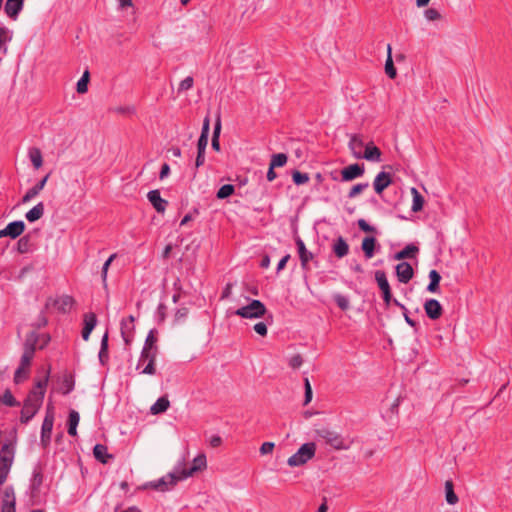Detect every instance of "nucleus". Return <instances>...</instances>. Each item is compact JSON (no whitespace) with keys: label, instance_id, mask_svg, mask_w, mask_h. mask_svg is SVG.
<instances>
[{"label":"nucleus","instance_id":"nucleus-1","mask_svg":"<svg viewBox=\"0 0 512 512\" xmlns=\"http://www.w3.org/2000/svg\"><path fill=\"white\" fill-rule=\"evenodd\" d=\"M49 374H50V371L48 370L45 377L43 379L38 380L36 382L35 388H33L28 393L26 399L24 400L23 408L21 410V416H20L21 423L27 424L36 415V413L40 409V407L43 403V399H44V395H45V391H46V387H47V383H48V379H49Z\"/></svg>","mask_w":512,"mask_h":512},{"label":"nucleus","instance_id":"nucleus-2","mask_svg":"<svg viewBox=\"0 0 512 512\" xmlns=\"http://www.w3.org/2000/svg\"><path fill=\"white\" fill-rule=\"evenodd\" d=\"M316 453V444L314 442L304 443L296 453L290 456L287 464L290 467H298L306 464Z\"/></svg>","mask_w":512,"mask_h":512},{"label":"nucleus","instance_id":"nucleus-3","mask_svg":"<svg viewBox=\"0 0 512 512\" xmlns=\"http://www.w3.org/2000/svg\"><path fill=\"white\" fill-rule=\"evenodd\" d=\"M39 341V334L36 331H31L26 335L25 342L23 344V354L20 358L19 365L30 369L31 362L34 358L36 345Z\"/></svg>","mask_w":512,"mask_h":512},{"label":"nucleus","instance_id":"nucleus-4","mask_svg":"<svg viewBox=\"0 0 512 512\" xmlns=\"http://www.w3.org/2000/svg\"><path fill=\"white\" fill-rule=\"evenodd\" d=\"M179 481H181V479L179 478L176 468H174L172 472L166 474L160 479L145 483L140 487V489L151 488L157 491L164 492L172 489Z\"/></svg>","mask_w":512,"mask_h":512},{"label":"nucleus","instance_id":"nucleus-5","mask_svg":"<svg viewBox=\"0 0 512 512\" xmlns=\"http://www.w3.org/2000/svg\"><path fill=\"white\" fill-rule=\"evenodd\" d=\"M315 432L319 440L324 441L327 445H330L336 450H347L350 447L349 444L345 443L341 435L335 431L323 427L317 429Z\"/></svg>","mask_w":512,"mask_h":512},{"label":"nucleus","instance_id":"nucleus-6","mask_svg":"<svg viewBox=\"0 0 512 512\" xmlns=\"http://www.w3.org/2000/svg\"><path fill=\"white\" fill-rule=\"evenodd\" d=\"M207 461L204 454L197 455L190 465L189 468L184 467V462L178 463L175 468L181 480H184L198 471H202L206 468Z\"/></svg>","mask_w":512,"mask_h":512},{"label":"nucleus","instance_id":"nucleus-7","mask_svg":"<svg viewBox=\"0 0 512 512\" xmlns=\"http://www.w3.org/2000/svg\"><path fill=\"white\" fill-rule=\"evenodd\" d=\"M265 305L260 301L253 299L251 302L235 311V315L247 319H256L264 316L266 313Z\"/></svg>","mask_w":512,"mask_h":512},{"label":"nucleus","instance_id":"nucleus-8","mask_svg":"<svg viewBox=\"0 0 512 512\" xmlns=\"http://www.w3.org/2000/svg\"><path fill=\"white\" fill-rule=\"evenodd\" d=\"M54 424V412L48 407L46 411V415L44 417L42 427H41V435L40 442L41 445L46 448L51 442V434Z\"/></svg>","mask_w":512,"mask_h":512},{"label":"nucleus","instance_id":"nucleus-9","mask_svg":"<svg viewBox=\"0 0 512 512\" xmlns=\"http://www.w3.org/2000/svg\"><path fill=\"white\" fill-rule=\"evenodd\" d=\"M156 355L157 351L142 348L136 369H140L142 363L148 361L147 365L141 370V373L147 375H154L156 373Z\"/></svg>","mask_w":512,"mask_h":512},{"label":"nucleus","instance_id":"nucleus-10","mask_svg":"<svg viewBox=\"0 0 512 512\" xmlns=\"http://www.w3.org/2000/svg\"><path fill=\"white\" fill-rule=\"evenodd\" d=\"M375 280L382 292L383 301L385 302L386 306H389L392 301V293L386 273L383 270H377L375 272Z\"/></svg>","mask_w":512,"mask_h":512},{"label":"nucleus","instance_id":"nucleus-11","mask_svg":"<svg viewBox=\"0 0 512 512\" xmlns=\"http://www.w3.org/2000/svg\"><path fill=\"white\" fill-rule=\"evenodd\" d=\"M135 318L133 315L128 316L127 318H123L120 323V331L123 341L126 345H130L133 341L134 337V329H135Z\"/></svg>","mask_w":512,"mask_h":512},{"label":"nucleus","instance_id":"nucleus-12","mask_svg":"<svg viewBox=\"0 0 512 512\" xmlns=\"http://www.w3.org/2000/svg\"><path fill=\"white\" fill-rule=\"evenodd\" d=\"M17 437L14 435L13 439L4 443L0 449V462L13 464L16 452Z\"/></svg>","mask_w":512,"mask_h":512},{"label":"nucleus","instance_id":"nucleus-13","mask_svg":"<svg viewBox=\"0 0 512 512\" xmlns=\"http://www.w3.org/2000/svg\"><path fill=\"white\" fill-rule=\"evenodd\" d=\"M365 172L364 164H351L347 167H344L341 170L342 181L348 182L352 181L358 177H361Z\"/></svg>","mask_w":512,"mask_h":512},{"label":"nucleus","instance_id":"nucleus-14","mask_svg":"<svg viewBox=\"0 0 512 512\" xmlns=\"http://www.w3.org/2000/svg\"><path fill=\"white\" fill-rule=\"evenodd\" d=\"M295 243L297 246L301 267L303 270H307L308 264L314 258V255L312 252L307 250L305 243L299 236L295 238Z\"/></svg>","mask_w":512,"mask_h":512},{"label":"nucleus","instance_id":"nucleus-15","mask_svg":"<svg viewBox=\"0 0 512 512\" xmlns=\"http://www.w3.org/2000/svg\"><path fill=\"white\" fill-rule=\"evenodd\" d=\"M424 310L428 318L437 320L442 316L443 308L436 299H427L424 303Z\"/></svg>","mask_w":512,"mask_h":512},{"label":"nucleus","instance_id":"nucleus-16","mask_svg":"<svg viewBox=\"0 0 512 512\" xmlns=\"http://www.w3.org/2000/svg\"><path fill=\"white\" fill-rule=\"evenodd\" d=\"M395 271L398 281L404 284L408 283L414 275V271L411 264L405 261L397 264L395 267Z\"/></svg>","mask_w":512,"mask_h":512},{"label":"nucleus","instance_id":"nucleus-17","mask_svg":"<svg viewBox=\"0 0 512 512\" xmlns=\"http://www.w3.org/2000/svg\"><path fill=\"white\" fill-rule=\"evenodd\" d=\"M147 199L158 213H164L168 205V201L163 199L159 190H151L147 193Z\"/></svg>","mask_w":512,"mask_h":512},{"label":"nucleus","instance_id":"nucleus-18","mask_svg":"<svg viewBox=\"0 0 512 512\" xmlns=\"http://www.w3.org/2000/svg\"><path fill=\"white\" fill-rule=\"evenodd\" d=\"M25 0H6L4 11L12 20H16L24 7Z\"/></svg>","mask_w":512,"mask_h":512},{"label":"nucleus","instance_id":"nucleus-19","mask_svg":"<svg viewBox=\"0 0 512 512\" xmlns=\"http://www.w3.org/2000/svg\"><path fill=\"white\" fill-rule=\"evenodd\" d=\"M366 145L364 144V141L362 139V136L359 134H352L350 135V140L348 143V147L356 159H362V149Z\"/></svg>","mask_w":512,"mask_h":512},{"label":"nucleus","instance_id":"nucleus-20","mask_svg":"<svg viewBox=\"0 0 512 512\" xmlns=\"http://www.w3.org/2000/svg\"><path fill=\"white\" fill-rule=\"evenodd\" d=\"M392 183L391 174L381 171L373 181V187L377 194H381Z\"/></svg>","mask_w":512,"mask_h":512},{"label":"nucleus","instance_id":"nucleus-21","mask_svg":"<svg viewBox=\"0 0 512 512\" xmlns=\"http://www.w3.org/2000/svg\"><path fill=\"white\" fill-rule=\"evenodd\" d=\"M51 173L45 175L36 185L30 188L22 198V203H27L36 197L46 185Z\"/></svg>","mask_w":512,"mask_h":512},{"label":"nucleus","instance_id":"nucleus-22","mask_svg":"<svg viewBox=\"0 0 512 512\" xmlns=\"http://www.w3.org/2000/svg\"><path fill=\"white\" fill-rule=\"evenodd\" d=\"M97 324V317L94 313H86L84 315V327L82 329V338L87 341L90 337L91 332Z\"/></svg>","mask_w":512,"mask_h":512},{"label":"nucleus","instance_id":"nucleus-23","mask_svg":"<svg viewBox=\"0 0 512 512\" xmlns=\"http://www.w3.org/2000/svg\"><path fill=\"white\" fill-rule=\"evenodd\" d=\"M381 151L378 147H376L373 142L366 144L364 153L362 152V158L367 161L372 162H380L381 161Z\"/></svg>","mask_w":512,"mask_h":512},{"label":"nucleus","instance_id":"nucleus-24","mask_svg":"<svg viewBox=\"0 0 512 512\" xmlns=\"http://www.w3.org/2000/svg\"><path fill=\"white\" fill-rule=\"evenodd\" d=\"M93 455L95 459L102 464H107L109 460L113 459V455L108 453L107 446L103 444H96L94 446Z\"/></svg>","mask_w":512,"mask_h":512},{"label":"nucleus","instance_id":"nucleus-25","mask_svg":"<svg viewBox=\"0 0 512 512\" xmlns=\"http://www.w3.org/2000/svg\"><path fill=\"white\" fill-rule=\"evenodd\" d=\"M332 250L338 258H343L349 253V245L342 236H339L334 240Z\"/></svg>","mask_w":512,"mask_h":512},{"label":"nucleus","instance_id":"nucleus-26","mask_svg":"<svg viewBox=\"0 0 512 512\" xmlns=\"http://www.w3.org/2000/svg\"><path fill=\"white\" fill-rule=\"evenodd\" d=\"M377 240L373 236L365 237L362 241L361 248L367 259H371L375 254Z\"/></svg>","mask_w":512,"mask_h":512},{"label":"nucleus","instance_id":"nucleus-27","mask_svg":"<svg viewBox=\"0 0 512 512\" xmlns=\"http://www.w3.org/2000/svg\"><path fill=\"white\" fill-rule=\"evenodd\" d=\"M25 223L22 220L10 222L7 226V232L10 238L15 239L19 237L25 230Z\"/></svg>","mask_w":512,"mask_h":512},{"label":"nucleus","instance_id":"nucleus-28","mask_svg":"<svg viewBox=\"0 0 512 512\" xmlns=\"http://www.w3.org/2000/svg\"><path fill=\"white\" fill-rule=\"evenodd\" d=\"M419 252V248L415 246L414 244H408L405 246L404 249L398 251L394 255L395 260H403L406 258H413L416 256V254Z\"/></svg>","mask_w":512,"mask_h":512},{"label":"nucleus","instance_id":"nucleus-29","mask_svg":"<svg viewBox=\"0 0 512 512\" xmlns=\"http://www.w3.org/2000/svg\"><path fill=\"white\" fill-rule=\"evenodd\" d=\"M98 358L101 365L105 366L108 363V332L102 336Z\"/></svg>","mask_w":512,"mask_h":512},{"label":"nucleus","instance_id":"nucleus-30","mask_svg":"<svg viewBox=\"0 0 512 512\" xmlns=\"http://www.w3.org/2000/svg\"><path fill=\"white\" fill-rule=\"evenodd\" d=\"M43 215H44V204H43V202H39L25 214V218L27 219L28 222L32 223V222L39 220Z\"/></svg>","mask_w":512,"mask_h":512},{"label":"nucleus","instance_id":"nucleus-31","mask_svg":"<svg viewBox=\"0 0 512 512\" xmlns=\"http://www.w3.org/2000/svg\"><path fill=\"white\" fill-rule=\"evenodd\" d=\"M80 421V415L76 410H70L68 416V434L70 436L77 435V426Z\"/></svg>","mask_w":512,"mask_h":512},{"label":"nucleus","instance_id":"nucleus-32","mask_svg":"<svg viewBox=\"0 0 512 512\" xmlns=\"http://www.w3.org/2000/svg\"><path fill=\"white\" fill-rule=\"evenodd\" d=\"M170 406V402L167 397L163 396L156 400V402L151 406L150 412L153 415L164 413Z\"/></svg>","mask_w":512,"mask_h":512},{"label":"nucleus","instance_id":"nucleus-33","mask_svg":"<svg viewBox=\"0 0 512 512\" xmlns=\"http://www.w3.org/2000/svg\"><path fill=\"white\" fill-rule=\"evenodd\" d=\"M29 159L35 169H39L43 165L42 152L37 147H31L28 151Z\"/></svg>","mask_w":512,"mask_h":512},{"label":"nucleus","instance_id":"nucleus-34","mask_svg":"<svg viewBox=\"0 0 512 512\" xmlns=\"http://www.w3.org/2000/svg\"><path fill=\"white\" fill-rule=\"evenodd\" d=\"M430 282L426 287V290L430 293H437L439 291V283L441 281V275L436 270L429 272Z\"/></svg>","mask_w":512,"mask_h":512},{"label":"nucleus","instance_id":"nucleus-35","mask_svg":"<svg viewBox=\"0 0 512 512\" xmlns=\"http://www.w3.org/2000/svg\"><path fill=\"white\" fill-rule=\"evenodd\" d=\"M385 72L390 79H394L397 75L392 59V49L390 44L387 45V59L385 62Z\"/></svg>","mask_w":512,"mask_h":512},{"label":"nucleus","instance_id":"nucleus-36","mask_svg":"<svg viewBox=\"0 0 512 512\" xmlns=\"http://www.w3.org/2000/svg\"><path fill=\"white\" fill-rule=\"evenodd\" d=\"M411 194L413 197L411 210L413 212L421 211L424 205V197L415 187L411 188Z\"/></svg>","mask_w":512,"mask_h":512},{"label":"nucleus","instance_id":"nucleus-37","mask_svg":"<svg viewBox=\"0 0 512 512\" xmlns=\"http://www.w3.org/2000/svg\"><path fill=\"white\" fill-rule=\"evenodd\" d=\"M445 498L449 505H455L459 500L454 492V486L451 480L445 482Z\"/></svg>","mask_w":512,"mask_h":512},{"label":"nucleus","instance_id":"nucleus-38","mask_svg":"<svg viewBox=\"0 0 512 512\" xmlns=\"http://www.w3.org/2000/svg\"><path fill=\"white\" fill-rule=\"evenodd\" d=\"M220 132H221V119L220 116L217 117L214 129H213V135H212V148L215 151H220Z\"/></svg>","mask_w":512,"mask_h":512},{"label":"nucleus","instance_id":"nucleus-39","mask_svg":"<svg viewBox=\"0 0 512 512\" xmlns=\"http://www.w3.org/2000/svg\"><path fill=\"white\" fill-rule=\"evenodd\" d=\"M74 298L70 295H63L62 297H60L58 299V301L56 302L57 306H58V310H60L61 312H68L73 304H74Z\"/></svg>","mask_w":512,"mask_h":512},{"label":"nucleus","instance_id":"nucleus-40","mask_svg":"<svg viewBox=\"0 0 512 512\" xmlns=\"http://www.w3.org/2000/svg\"><path fill=\"white\" fill-rule=\"evenodd\" d=\"M43 483V474L40 468H35L32 473L31 490L38 492Z\"/></svg>","mask_w":512,"mask_h":512},{"label":"nucleus","instance_id":"nucleus-41","mask_svg":"<svg viewBox=\"0 0 512 512\" xmlns=\"http://www.w3.org/2000/svg\"><path fill=\"white\" fill-rule=\"evenodd\" d=\"M75 381L71 374H65L61 383V391L63 395H67L74 390Z\"/></svg>","mask_w":512,"mask_h":512},{"label":"nucleus","instance_id":"nucleus-42","mask_svg":"<svg viewBox=\"0 0 512 512\" xmlns=\"http://www.w3.org/2000/svg\"><path fill=\"white\" fill-rule=\"evenodd\" d=\"M1 504H12L16 505V497L13 486H6L3 490L2 502Z\"/></svg>","mask_w":512,"mask_h":512},{"label":"nucleus","instance_id":"nucleus-43","mask_svg":"<svg viewBox=\"0 0 512 512\" xmlns=\"http://www.w3.org/2000/svg\"><path fill=\"white\" fill-rule=\"evenodd\" d=\"M0 401L8 407H18L20 402L15 399L10 389H6Z\"/></svg>","mask_w":512,"mask_h":512},{"label":"nucleus","instance_id":"nucleus-44","mask_svg":"<svg viewBox=\"0 0 512 512\" xmlns=\"http://www.w3.org/2000/svg\"><path fill=\"white\" fill-rule=\"evenodd\" d=\"M155 334H156L155 329H152L149 331V333L145 339L144 346H143L144 349L153 350V351L158 350V348L156 346L157 338H156Z\"/></svg>","mask_w":512,"mask_h":512},{"label":"nucleus","instance_id":"nucleus-45","mask_svg":"<svg viewBox=\"0 0 512 512\" xmlns=\"http://www.w3.org/2000/svg\"><path fill=\"white\" fill-rule=\"evenodd\" d=\"M30 247H31V239H30V236H28V235L21 237L17 242V251L21 254L29 252Z\"/></svg>","mask_w":512,"mask_h":512},{"label":"nucleus","instance_id":"nucleus-46","mask_svg":"<svg viewBox=\"0 0 512 512\" xmlns=\"http://www.w3.org/2000/svg\"><path fill=\"white\" fill-rule=\"evenodd\" d=\"M89 77H90L89 71L86 70L77 82L76 90L78 93L82 94V93L87 92Z\"/></svg>","mask_w":512,"mask_h":512},{"label":"nucleus","instance_id":"nucleus-47","mask_svg":"<svg viewBox=\"0 0 512 512\" xmlns=\"http://www.w3.org/2000/svg\"><path fill=\"white\" fill-rule=\"evenodd\" d=\"M235 191V187L232 184H225L219 188L216 193L218 199H226L230 197Z\"/></svg>","mask_w":512,"mask_h":512},{"label":"nucleus","instance_id":"nucleus-48","mask_svg":"<svg viewBox=\"0 0 512 512\" xmlns=\"http://www.w3.org/2000/svg\"><path fill=\"white\" fill-rule=\"evenodd\" d=\"M288 157L285 153L273 154L271 157L270 165L274 168L282 167L287 163Z\"/></svg>","mask_w":512,"mask_h":512},{"label":"nucleus","instance_id":"nucleus-49","mask_svg":"<svg viewBox=\"0 0 512 512\" xmlns=\"http://www.w3.org/2000/svg\"><path fill=\"white\" fill-rule=\"evenodd\" d=\"M29 371H30V369H27V368L22 367V366L19 365L18 368L15 370V373H14V382L16 384H19V383L23 382L25 379L28 378Z\"/></svg>","mask_w":512,"mask_h":512},{"label":"nucleus","instance_id":"nucleus-50","mask_svg":"<svg viewBox=\"0 0 512 512\" xmlns=\"http://www.w3.org/2000/svg\"><path fill=\"white\" fill-rule=\"evenodd\" d=\"M292 179L296 185H303V184L308 183L310 178L307 173H302L298 170H295L292 173Z\"/></svg>","mask_w":512,"mask_h":512},{"label":"nucleus","instance_id":"nucleus-51","mask_svg":"<svg viewBox=\"0 0 512 512\" xmlns=\"http://www.w3.org/2000/svg\"><path fill=\"white\" fill-rule=\"evenodd\" d=\"M333 299L341 310L345 311L349 308L350 303L347 296L337 293L333 296Z\"/></svg>","mask_w":512,"mask_h":512},{"label":"nucleus","instance_id":"nucleus-52","mask_svg":"<svg viewBox=\"0 0 512 512\" xmlns=\"http://www.w3.org/2000/svg\"><path fill=\"white\" fill-rule=\"evenodd\" d=\"M369 186V183L368 182H365V183H358L356 185H354L350 191L348 192V197L349 198H354L356 197L358 194H360L361 192H363L366 188H368Z\"/></svg>","mask_w":512,"mask_h":512},{"label":"nucleus","instance_id":"nucleus-53","mask_svg":"<svg viewBox=\"0 0 512 512\" xmlns=\"http://www.w3.org/2000/svg\"><path fill=\"white\" fill-rule=\"evenodd\" d=\"M11 467L12 464L10 463L0 462V485L4 484L7 480Z\"/></svg>","mask_w":512,"mask_h":512},{"label":"nucleus","instance_id":"nucleus-54","mask_svg":"<svg viewBox=\"0 0 512 512\" xmlns=\"http://www.w3.org/2000/svg\"><path fill=\"white\" fill-rule=\"evenodd\" d=\"M115 258H116V254L110 255V257L105 261V263L102 266L101 277H102L104 286H106L107 272H108L109 266L111 265L112 261Z\"/></svg>","mask_w":512,"mask_h":512},{"label":"nucleus","instance_id":"nucleus-55","mask_svg":"<svg viewBox=\"0 0 512 512\" xmlns=\"http://www.w3.org/2000/svg\"><path fill=\"white\" fill-rule=\"evenodd\" d=\"M304 386H305V396H304V405H308L312 400V387L309 382L308 378H305L304 380Z\"/></svg>","mask_w":512,"mask_h":512},{"label":"nucleus","instance_id":"nucleus-56","mask_svg":"<svg viewBox=\"0 0 512 512\" xmlns=\"http://www.w3.org/2000/svg\"><path fill=\"white\" fill-rule=\"evenodd\" d=\"M425 18L429 21H435L441 18V14L435 8H428L424 11Z\"/></svg>","mask_w":512,"mask_h":512},{"label":"nucleus","instance_id":"nucleus-57","mask_svg":"<svg viewBox=\"0 0 512 512\" xmlns=\"http://www.w3.org/2000/svg\"><path fill=\"white\" fill-rule=\"evenodd\" d=\"M193 83H194L193 78L191 76H187L180 82L178 91L181 92V91H187V90L191 89L193 87Z\"/></svg>","mask_w":512,"mask_h":512},{"label":"nucleus","instance_id":"nucleus-58","mask_svg":"<svg viewBox=\"0 0 512 512\" xmlns=\"http://www.w3.org/2000/svg\"><path fill=\"white\" fill-rule=\"evenodd\" d=\"M189 310L186 307H180L176 310L174 315V321L175 322H181L186 319L188 316Z\"/></svg>","mask_w":512,"mask_h":512},{"label":"nucleus","instance_id":"nucleus-59","mask_svg":"<svg viewBox=\"0 0 512 512\" xmlns=\"http://www.w3.org/2000/svg\"><path fill=\"white\" fill-rule=\"evenodd\" d=\"M357 224H358L359 229L364 232H369V233L376 232V229L373 226L369 225L367 223V221L364 219H359Z\"/></svg>","mask_w":512,"mask_h":512},{"label":"nucleus","instance_id":"nucleus-60","mask_svg":"<svg viewBox=\"0 0 512 512\" xmlns=\"http://www.w3.org/2000/svg\"><path fill=\"white\" fill-rule=\"evenodd\" d=\"M302 363H303V359L300 354H296V355L292 356L289 360V365L293 369L299 368L302 365Z\"/></svg>","mask_w":512,"mask_h":512},{"label":"nucleus","instance_id":"nucleus-61","mask_svg":"<svg viewBox=\"0 0 512 512\" xmlns=\"http://www.w3.org/2000/svg\"><path fill=\"white\" fill-rule=\"evenodd\" d=\"M209 130H210V119L209 117H205L203 120V125L201 129L200 137L208 138L209 137Z\"/></svg>","mask_w":512,"mask_h":512},{"label":"nucleus","instance_id":"nucleus-62","mask_svg":"<svg viewBox=\"0 0 512 512\" xmlns=\"http://www.w3.org/2000/svg\"><path fill=\"white\" fill-rule=\"evenodd\" d=\"M254 330L257 334L261 335V336H266L267 335V326L264 322H258L254 325Z\"/></svg>","mask_w":512,"mask_h":512},{"label":"nucleus","instance_id":"nucleus-63","mask_svg":"<svg viewBox=\"0 0 512 512\" xmlns=\"http://www.w3.org/2000/svg\"><path fill=\"white\" fill-rule=\"evenodd\" d=\"M274 443L273 442H264L261 447H260V453L262 455H265V454H270L272 453L273 449H274Z\"/></svg>","mask_w":512,"mask_h":512},{"label":"nucleus","instance_id":"nucleus-64","mask_svg":"<svg viewBox=\"0 0 512 512\" xmlns=\"http://www.w3.org/2000/svg\"><path fill=\"white\" fill-rule=\"evenodd\" d=\"M208 145V138L199 137L197 142V152L205 153L206 147Z\"/></svg>","mask_w":512,"mask_h":512}]
</instances>
